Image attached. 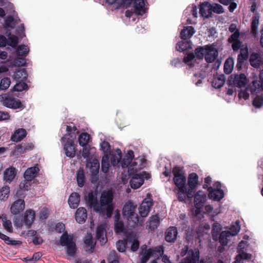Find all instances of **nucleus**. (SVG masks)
<instances>
[{
  "label": "nucleus",
  "mask_w": 263,
  "mask_h": 263,
  "mask_svg": "<svg viewBox=\"0 0 263 263\" xmlns=\"http://www.w3.org/2000/svg\"><path fill=\"white\" fill-rule=\"evenodd\" d=\"M195 32V30L193 26H186L184 27V28L181 31L180 37L182 40H186L187 39L191 38Z\"/></svg>",
  "instance_id": "26"
},
{
  "label": "nucleus",
  "mask_w": 263,
  "mask_h": 263,
  "mask_svg": "<svg viewBox=\"0 0 263 263\" xmlns=\"http://www.w3.org/2000/svg\"><path fill=\"white\" fill-rule=\"evenodd\" d=\"M29 51V48L25 45H19L16 49V52L17 55H25L28 54Z\"/></svg>",
  "instance_id": "51"
},
{
  "label": "nucleus",
  "mask_w": 263,
  "mask_h": 263,
  "mask_svg": "<svg viewBox=\"0 0 263 263\" xmlns=\"http://www.w3.org/2000/svg\"><path fill=\"white\" fill-rule=\"evenodd\" d=\"M172 172L174 176L173 181L176 185L174 191L176 193L179 192V193L183 194L186 181L183 167L180 166H175L173 168Z\"/></svg>",
  "instance_id": "5"
},
{
  "label": "nucleus",
  "mask_w": 263,
  "mask_h": 263,
  "mask_svg": "<svg viewBox=\"0 0 263 263\" xmlns=\"http://www.w3.org/2000/svg\"><path fill=\"white\" fill-rule=\"evenodd\" d=\"M205 45L203 46H200L196 48L194 50V55L198 59H202L204 58L205 53Z\"/></svg>",
  "instance_id": "48"
},
{
  "label": "nucleus",
  "mask_w": 263,
  "mask_h": 263,
  "mask_svg": "<svg viewBox=\"0 0 263 263\" xmlns=\"http://www.w3.org/2000/svg\"><path fill=\"white\" fill-rule=\"evenodd\" d=\"M77 130V129L76 126H73L72 127L71 126L67 125L66 127V131L67 133L62 138V141L65 142L66 140H67L68 138L74 140L76 138V132Z\"/></svg>",
  "instance_id": "33"
},
{
  "label": "nucleus",
  "mask_w": 263,
  "mask_h": 263,
  "mask_svg": "<svg viewBox=\"0 0 263 263\" xmlns=\"http://www.w3.org/2000/svg\"><path fill=\"white\" fill-rule=\"evenodd\" d=\"M178 235L176 227H170L165 232V239L168 242H174Z\"/></svg>",
  "instance_id": "19"
},
{
  "label": "nucleus",
  "mask_w": 263,
  "mask_h": 263,
  "mask_svg": "<svg viewBox=\"0 0 263 263\" xmlns=\"http://www.w3.org/2000/svg\"><path fill=\"white\" fill-rule=\"evenodd\" d=\"M39 171V168L36 166L28 168L24 173V179L28 180H32L36 177Z\"/></svg>",
  "instance_id": "29"
},
{
  "label": "nucleus",
  "mask_w": 263,
  "mask_h": 263,
  "mask_svg": "<svg viewBox=\"0 0 263 263\" xmlns=\"http://www.w3.org/2000/svg\"><path fill=\"white\" fill-rule=\"evenodd\" d=\"M206 196L205 193L201 191H198L194 195V204L197 214L200 212L206 201Z\"/></svg>",
  "instance_id": "10"
},
{
  "label": "nucleus",
  "mask_w": 263,
  "mask_h": 263,
  "mask_svg": "<svg viewBox=\"0 0 263 263\" xmlns=\"http://www.w3.org/2000/svg\"><path fill=\"white\" fill-rule=\"evenodd\" d=\"M0 239L3 240L7 245L10 246H17L22 243V242L20 241L11 239L8 236L1 232Z\"/></svg>",
  "instance_id": "42"
},
{
  "label": "nucleus",
  "mask_w": 263,
  "mask_h": 263,
  "mask_svg": "<svg viewBox=\"0 0 263 263\" xmlns=\"http://www.w3.org/2000/svg\"><path fill=\"white\" fill-rule=\"evenodd\" d=\"M127 241L125 240H120L117 242V250L120 252H124L126 250V246Z\"/></svg>",
  "instance_id": "62"
},
{
  "label": "nucleus",
  "mask_w": 263,
  "mask_h": 263,
  "mask_svg": "<svg viewBox=\"0 0 263 263\" xmlns=\"http://www.w3.org/2000/svg\"><path fill=\"white\" fill-rule=\"evenodd\" d=\"M11 84V80L9 78H4L2 79L0 82V89L6 90L10 86Z\"/></svg>",
  "instance_id": "58"
},
{
  "label": "nucleus",
  "mask_w": 263,
  "mask_h": 263,
  "mask_svg": "<svg viewBox=\"0 0 263 263\" xmlns=\"http://www.w3.org/2000/svg\"><path fill=\"white\" fill-rule=\"evenodd\" d=\"M205 47V61L208 63H212L215 62L214 68L216 69H218L221 64V61L217 59L218 55V50L211 45H206Z\"/></svg>",
  "instance_id": "6"
},
{
  "label": "nucleus",
  "mask_w": 263,
  "mask_h": 263,
  "mask_svg": "<svg viewBox=\"0 0 263 263\" xmlns=\"http://www.w3.org/2000/svg\"><path fill=\"white\" fill-rule=\"evenodd\" d=\"M244 244L243 240L239 242L237 248L238 254L236 256L235 260L233 263H243L244 260L247 259V252L243 246Z\"/></svg>",
  "instance_id": "14"
},
{
  "label": "nucleus",
  "mask_w": 263,
  "mask_h": 263,
  "mask_svg": "<svg viewBox=\"0 0 263 263\" xmlns=\"http://www.w3.org/2000/svg\"><path fill=\"white\" fill-rule=\"evenodd\" d=\"M131 179L129 181L130 185L132 188L137 189L140 187L144 183V178L148 179L149 177V174L146 172H143L140 174H135V176H129Z\"/></svg>",
  "instance_id": "9"
},
{
  "label": "nucleus",
  "mask_w": 263,
  "mask_h": 263,
  "mask_svg": "<svg viewBox=\"0 0 263 263\" xmlns=\"http://www.w3.org/2000/svg\"><path fill=\"white\" fill-rule=\"evenodd\" d=\"M227 84L229 86H234L239 88L245 87L244 90H241L238 92V98L247 100V76L244 73L239 74H231L227 80Z\"/></svg>",
  "instance_id": "3"
},
{
  "label": "nucleus",
  "mask_w": 263,
  "mask_h": 263,
  "mask_svg": "<svg viewBox=\"0 0 263 263\" xmlns=\"http://www.w3.org/2000/svg\"><path fill=\"white\" fill-rule=\"evenodd\" d=\"M256 3L253 1L251 7L250 11L254 13V15L253 16V18L251 22V34L254 36L256 37L257 33V28L259 24V14L256 11Z\"/></svg>",
  "instance_id": "8"
},
{
  "label": "nucleus",
  "mask_w": 263,
  "mask_h": 263,
  "mask_svg": "<svg viewBox=\"0 0 263 263\" xmlns=\"http://www.w3.org/2000/svg\"><path fill=\"white\" fill-rule=\"evenodd\" d=\"M109 167V157L108 155H104L102 159L101 170L103 173H106L108 172Z\"/></svg>",
  "instance_id": "47"
},
{
  "label": "nucleus",
  "mask_w": 263,
  "mask_h": 263,
  "mask_svg": "<svg viewBox=\"0 0 263 263\" xmlns=\"http://www.w3.org/2000/svg\"><path fill=\"white\" fill-rule=\"evenodd\" d=\"M105 226L104 224L99 225L96 230V239L100 241L101 245L106 243L107 241L105 232Z\"/></svg>",
  "instance_id": "18"
},
{
  "label": "nucleus",
  "mask_w": 263,
  "mask_h": 263,
  "mask_svg": "<svg viewBox=\"0 0 263 263\" xmlns=\"http://www.w3.org/2000/svg\"><path fill=\"white\" fill-rule=\"evenodd\" d=\"M221 227L220 224L218 223H214L212 226V238L214 240H217L218 237L220 233H221Z\"/></svg>",
  "instance_id": "44"
},
{
  "label": "nucleus",
  "mask_w": 263,
  "mask_h": 263,
  "mask_svg": "<svg viewBox=\"0 0 263 263\" xmlns=\"http://www.w3.org/2000/svg\"><path fill=\"white\" fill-rule=\"evenodd\" d=\"M124 230V224L122 221L116 220L115 222V231L117 233L123 232Z\"/></svg>",
  "instance_id": "63"
},
{
  "label": "nucleus",
  "mask_w": 263,
  "mask_h": 263,
  "mask_svg": "<svg viewBox=\"0 0 263 263\" xmlns=\"http://www.w3.org/2000/svg\"><path fill=\"white\" fill-rule=\"evenodd\" d=\"M226 78L224 74H220L214 78L212 81V86L215 88H221L224 84Z\"/></svg>",
  "instance_id": "35"
},
{
  "label": "nucleus",
  "mask_w": 263,
  "mask_h": 263,
  "mask_svg": "<svg viewBox=\"0 0 263 263\" xmlns=\"http://www.w3.org/2000/svg\"><path fill=\"white\" fill-rule=\"evenodd\" d=\"M31 181L32 180H28L25 179L24 181L20 183L19 187L25 191H28L31 186Z\"/></svg>",
  "instance_id": "64"
},
{
  "label": "nucleus",
  "mask_w": 263,
  "mask_h": 263,
  "mask_svg": "<svg viewBox=\"0 0 263 263\" xmlns=\"http://www.w3.org/2000/svg\"><path fill=\"white\" fill-rule=\"evenodd\" d=\"M90 181L93 184L96 183L99 180L100 162L98 159H94L90 162Z\"/></svg>",
  "instance_id": "11"
},
{
  "label": "nucleus",
  "mask_w": 263,
  "mask_h": 263,
  "mask_svg": "<svg viewBox=\"0 0 263 263\" xmlns=\"http://www.w3.org/2000/svg\"><path fill=\"white\" fill-rule=\"evenodd\" d=\"M90 135L87 133H81L78 138V141L80 145L84 146L87 145L90 139Z\"/></svg>",
  "instance_id": "45"
},
{
  "label": "nucleus",
  "mask_w": 263,
  "mask_h": 263,
  "mask_svg": "<svg viewBox=\"0 0 263 263\" xmlns=\"http://www.w3.org/2000/svg\"><path fill=\"white\" fill-rule=\"evenodd\" d=\"M101 149L103 151L105 155H108V154L110 152V145L109 142L104 141L100 144Z\"/></svg>",
  "instance_id": "60"
},
{
  "label": "nucleus",
  "mask_w": 263,
  "mask_h": 263,
  "mask_svg": "<svg viewBox=\"0 0 263 263\" xmlns=\"http://www.w3.org/2000/svg\"><path fill=\"white\" fill-rule=\"evenodd\" d=\"M126 167H128V174L129 176H135V174H139L138 172L140 167L138 166L137 163L134 162Z\"/></svg>",
  "instance_id": "46"
},
{
  "label": "nucleus",
  "mask_w": 263,
  "mask_h": 263,
  "mask_svg": "<svg viewBox=\"0 0 263 263\" xmlns=\"http://www.w3.org/2000/svg\"><path fill=\"white\" fill-rule=\"evenodd\" d=\"M7 41L8 45L12 47V48H15L18 43V39L16 35H12L8 37Z\"/></svg>",
  "instance_id": "59"
},
{
  "label": "nucleus",
  "mask_w": 263,
  "mask_h": 263,
  "mask_svg": "<svg viewBox=\"0 0 263 263\" xmlns=\"http://www.w3.org/2000/svg\"><path fill=\"white\" fill-rule=\"evenodd\" d=\"M86 203L90 208H93L96 212H99L101 215H106L110 218L112 216L114 210L113 195L111 192L108 191L103 192L100 197V203L97 195L93 192H89L87 196H85Z\"/></svg>",
  "instance_id": "1"
},
{
  "label": "nucleus",
  "mask_w": 263,
  "mask_h": 263,
  "mask_svg": "<svg viewBox=\"0 0 263 263\" xmlns=\"http://www.w3.org/2000/svg\"><path fill=\"white\" fill-rule=\"evenodd\" d=\"M87 218V213L85 208L80 207L78 208L75 213L76 220L79 223H83Z\"/></svg>",
  "instance_id": "22"
},
{
  "label": "nucleus",
  "mask_w": 263,
  "mask_h": 263,
  "mask_svg": "<svg viewBox=\"0 0 263 263\" xmlns=\"http://www.w3.org/2000/svg\"><path fill=\"white\" fill-rule=\"evenodd\" d=\"M240 229V227L239 226V222L237 220L235 222V224L231 226L229 231L230 232L231 236H233L236 235L238 234Z\"/></svg>",
  "instance_id": "54"
},
{
  "label": "nucleus",
  "mask_w": 263,
  "mask_h": 263,
  "mask_svg": "<svg viewBox=\"0 0 263 263\" xmlns=\"http://www.w3.org/2000/svg\"><path fill=\"white\" fill-rule=\"evenodd\" d=\"M198 176L195 173L189 174L187 180L188 187L191 189H195L197 185L199 184Z\"/></svg>",
  "instance_id": "30"
},
{
  "label": "nucleus",
  "mask_w": 263,
  "mask_h": 263,
  "mask_svg": "<svg viewBox=\"0 0 263 263\" xmlns=\"http://www.w3.org/2000/svg\"><path fill=\"white\" fill-rule=\"evenodd\" d=\"M116 153L117 154V156L112 155L110 158V161L113 165L118 164L122 157V153L120 149H117L116 150Z\"/></svg>",
  "instance_id": "50"
},
{
  "label": "nucleus",
  "mask_w": 263,
  "mask_h": 263,
  "mask_svg": "<svg viewBox=\"0 0 263 263\" xmlns=\"http://www.w3.org/2000/svg\"><path fill=\"white\" fill-rule=\"evenodd\" d=\"M34 218V211L32 210H28L24 214L23 221L27 227L29 228L32 224Z\"/></svg>",
  "instance_id": "27"
},
{
  "label": "nucleus",
  "mask_w": 263,
  "mask_h": 263,
  "mask_svg": "<svg viewBox=\"0 0 263 263\" xmlns=\"http://www.w3.org/2000/svg\"><path fill=\"white\" fill-rule=\"evenodd\" d=\"M10 193V188L8 186L5 185L3 186L0 191V199L5 200L8 196Z\"/></svg>",
  "instance_id": "53"
},
{
  "label": "nucleus",
  "mask_w": 263,
  "mask_h": 263,
  "mask_svg": "<svg viewBox=\"0 0 263 263\" xmlns=\"http://www.w3.org/2000/svg\"><path fill=\"white\" fill-rule=\"evenodd\" d=\"M28 77L27 72L26 69H23L18 70L15 73V78L17 80H25Z\"/></svg>",
  "instance_id": "57"
},
{
  "label": "nucleus",
  "mask_w": 263,
  "mask_h": 263,
  "mask_svg": "<svg viewBox=\"0 0 263 263\" xmlns=\"http://www.w3.org/2000/svg\"><path fill=\"white\" fill-rule=\"evenodd\" d=\"M195 189H191L189 188L187 190L186 186H184V191L183 194L177 192L176 194L177 199L179 201H185L186 198L189 199H192L194 196V192Z\"/></svg>",
  "instance_id": "20"
},
{
  "label": "nucleus",
  "mask_w": 263,
  "mask_h": 263,
  "mask_svg": "<svg viewBox=\"0 0 263 263\" xmlns=\"http://www.w3.org/2000/svg\"><path fill=\"white\" fill-rule=\"evenodd\" d=\"M239 37V31H237L232 33L228 39V43L231 44L232 48L234 51L240 49V53L238 55L237 59L236 68L238 70L242 69L245 61H247V45L243 48H240L242 46V42L240 40Z\"/></svg>",
  "instance_id": "2"
},
{
  "label": "nucleus",
  "mask_w": 263,
  "mask_h": 263,
  "mask_svg": "<svg viewBox=\"0 0 263 263\" xmlns=\"http://www.w3.org/2000/svg\"><path fill=\"white\" fill-rule=\"evenodd\" d=\"M160 224V218L157 215H153L149 219V228L151 230L157 229Z\"/></svg>",
  "instance_id": "41"
},
{
  "label": "nucleus",
  "mask_w": 263,
  "mask_h": 263,
  "mask_svg": "<svg viewBox=\"0 0 263 263\" xmlns=\"http://www.w3.org/2000/svg\"><path fill=\"white\" fill-rule=\"evenodd\" d=\"M14 90L16 91H22L28 89V85L24 82H19L14 86Z\"/></svg>",
  "instance_id": "56"
},
{
  "label": "nucleus",
  "mask_w": 263,
  "mask_h": 263,
  "mask_svg": "<svg viewBox=\"0 0 263 263\" xmlns=\"http://www.w3.org/2000/svg\"><path fill=\"white\" fill-rule=\"evenodd\" d=\"M33 147V145H29V147L27 146V143L22 142L16 146V150L20 153H24L27 150H31Z\"/></svg>",
  "instance_id": "55"
},
{
  "label": "nucleus",
  "mask_w": 263,
  "mask_h": 263,
  "mask_svg": "<svg viewBox=\"0 0 263 263\" xmlns=\"http://www.w3.org/2000/svg\"><path fill=\"white\" fill-rule=\"evenodd\" d=\"M84 242L86 248V251L90 253H92L95 250L96 243H93L92 240V236L91 233H87L84 238Z\"/></svg>",
  "instance_id": "25"
},
{
  "label": "nucleus",
  "mask_w": 263,
  "mask_h": 263,
  "mask_svg": "<svg viewBox=\"0 0 263 263\" xmlns=\"http://www.w3.org/2000/svg\"><path fill=\"white\" fill-rule=\"evenodd\" d=\"M192 43L191 41L183 40L177 44L176 48L177 50L183 52L192 48Z\"/></svg>",
  "instance_id": "37"
},
{
  "label": "nucleus",
  "mask_w": 263,
  "mask_h": 263,
  "mask_svg": "<svg viewBox=\"0 0 263 263\" xmlns=\"http://www.w3.org/2000/svg\"><path fill=\"white\" fill-rule=\"evenodd\" d=\"M66 143L64 144V150L66 156L73 158L76 155V149L74 145V140L68 138L65 141Z\"/></svg>",
  "instance_id": "15"
},
{
  "label": "nucleus",
  "mask_w": 263,
  "mask_h": 263,
  "mask_svg": "<svg viewBox=\"0 0 263 263\" xmlns=\"http://www.w3.org/2000/svg\"><path fill=\"white\" fill-rule=\"evenodd\" d=\"M153 205V202L151 199L149 200L145 199L139 208V212L140 216L143 218L147 217Z\"/></svg>",
  "instance_id": "12"
},
{
  "label": "nucleus",
  "mask_w": 263,
  "mask_h": 263,
  "mask_svg": "<svg viewBox=\"0 0 263 263\" xmlns=\"http://www.w3.org/2000/svg\"><path fill=\"white\" fill-rule=\"evenodd\" d=\"M234 59L232 58H228L224 64L223 70L226 74L231 73L234 68Z\"/></svg>",
  "instance_id": "38"
},
{
  "label": "nucleus",
  "mask_w": 263,
  "mask_h": 263,
  "mask_svg": "<svg viewBox=\"0 0 263 263\" xmlns=\"http://www.w3.org/2000/svg\"><path fill=\"white\" fill-rule=\"evenodd\" d=\"M66 253L67 254L70 256H74L76 254L77 251V246L76 242L74 241L70 244L66 246Z\"/></svg>",
  "instance_id": "49"
},
{
  "label": "nucleus",
  "mask_w": 263,
  "mask_h": 263,
  "mask_svg": "<svg viewBox=\"0 0 263 263\" xmlns=\"http://www.w3.org/2000/svg\"><path fill=\"white\" fill-rule=\"evenodd\" d=\"M199 12L201 15L205 18H208L212 14L211 5L208 2L202 3L200 5Z\"/></svg>",
  "instance_id": "24"
},
{
  "label": "nucleus",
  "mask_w": 263,
  "mask_h": 263,
  "mask_svg": "<svg viewBox=\"0 0 263 263\" xmlns=\"http://www.w3.org/2000/svg\"><path fill=\"white\" fill-rule=\"evenodd\" d=\"M74 242L73 235L68 234L67 232H65L60 237V243L62 246H67Z\"/></svg>",
  "instance_id": "31"
},
{
  "label": "nucleus",
  "mask_w": 263,
  "mask_h": 263,
  "mask_svg": "<svg viewBox=\"0 0 263 263\" xmlns=\"http://www.w3.org/2000/svg\"><path fill=\"white\" fill-rule=\"evenodd\" d=\"M27 135L26 130L24 128H18L11 136V140L15 142L22 140Z\"/></svg>",
  "instance_id": "28"
},
{
  "label": "nucleus",
  "mask_w": 263,
  "mask_h": 263,
  "mask_svg": "<svg viewBox=\"0 0 263 263\" xmlns=\"http://www.w3.org/2000/svg\"><path fill=\"white\" fill-rule=\"evenodd\" d=\"M136 208V205L129 201L125 203L122 210L123 217L127 218L128 224L133 228L138 225L142 226L143 224V220H139V216L135 212Z\"/></svg>",
  "instance_id": "4"
},
{
  "label": "nucleus",
  "mask_w": 263,
  "mask_h": 263,
  "mask_svg": "<svg viewBox=\"0 0 263 263\" xmlns=\"http://www.w3.org/2000/svg\"><path fill=\"white\" fill-rule=\"evenodd\" d=\"M231 236L230 232L227 231H222L218 236V240L219 243L223 247L226 246Z\"/></svg>",
  "instance_id": "34"
},
{
  "label": "nucleus",
  "mask_w": 263,
  "mask_h": 263,
  "mask_svg": "<svg viewBox=\"0 0 263 263\" xmlns=\"http://www.w3.org/2000/svg\"><path fill=\"white\" fill-rule=\"evenodd\" d=\"M77 181L79 187H83L85 183V174L83 168H79L77 172Z\"/></svg>",
  "instance_id": "39"
},
{
  "label": "nucleus",
  "mask_w": 263,
  "mask_h": 263,
  "mask_svg": "<svg viewBox=\"0 0 263 263\" xmlns=\"http://www.w3.org/2000/svg\"><path fill=\"white\" fill-rule=\"evenodd\" d=\"M80 196L77 193H72L68 199V204L71 208L76 209L79 205Z\"/></svg>",
  "instance_id": "32"
},
{
  "label": "nucleus",
  "mask_w": 263,
  "mask_h": 263,
  "mask_svg": "<svg viewBox=\"0 0 263 263\" xmlns=\"http://www.w3.org/2000/svg\"><path fill=\"white\" fill-rule=\"evenodd\" d=\"M153 252V256L157 255V258H159L160 256H162L164 254V247L163 246H159L156 247L154 249H152Z\"/></svg>",
  "instance_id": "61"
},
{
  "label": "nucleus",
  "mask_w": 263,
  "mask_h": 263,
  "mask_svg": "<svg viewBox=\"0 0 263 263\" xmlns=\"http://www.w3.org/2000/svg\"><path fill=\"white\" fill-rule=\"evenodd\" d=\"M140 255L141 256L140 263H146L150 257L153 256L152 249H148L146 245H143L141 247Z\"/></svg>",
  "instance_id": "16"
},
{
  "label": "nucleus",
  "mask_w": 263,
  "mask_h": 263,
  "mask_svg": "<svg viewBox=\"0 0 263 263\" xmlns=\"http://www.w3.org/2000/svg\"><path fill=\"white\" fill-rule=\"evenodd\" d=\"M199 251L198 250L190 249L186 257L183 259L185 263H198Z\"/></svg>",
  "instance_id": "17"
},
{
  "label": "nucleus",
  "mask_w": 263,
  "mask_h": 263,
  "mask_svg": "<svg viewBox=\"0 0 263 263\" xmlns=\"http://www.w3.org/2000/svg\"><path fill=\"white\" fill-rule=\"evenodd\" d=\"M144 5L145 3L144 0H135L134 8L135 12L139 15H142L144 13Z\"/></svg>",
  "instance_id": "36"
},
{
  "label": "nucleus",
  "mask_w": 263,
  "mask_h": 263,
  "mask_svg": "<svg viewBox=\"0 0 263 263\" xmlns=\"http://www.w3.org/2000/svg\"><path fill=\"white\" fill-rule=\"evenodd\" d=\"M216 187H220L221 185L219 182H216L214 184ZM224 194L222 190L220 189H212L209 193V197L210 199L214 201H220L224 197Z\"/></svg>",
  "instance_id": "13"
},
{
  "label": "nucleus",
  "mask_w": 263,
  "mask_h": 263,
  "mask_svg": "<svg viewBox=\"0 0 263 263\" xmlns=\"http://www.w3.org/2000/svg\"><path fill=\"white\" fill-rule=\"evenodd\" d=\"M261 58L258 53H253L250 58V64L254 67H258L261 63Z\"/></svg>",
  "instance_id": "43"
},
{
  "label": "nucleus",
  "mask_w": 263,
  "mask_h": 263,
  "mask_svg": "<svg viewBox=\"0 0 263 263\" xmlns=\"http://www.w3.org/2000/svg\"><path fill=\"white\" fill-rule=\"evenodd\" d=\"M17 171L15 168L10 167L7 168L4 172V180L8 183H10L15 177Z\"/></svg>",
  "instance_id": "23"
},
{
  "label": "nucleus",
  "mask_w": 263,
  "mask_h": 263,
  "mask_svg": "<svg viewBox=\"0 0 263 263\" xmlns=\"http://www.w3.org/2000/svg\"><path fill=\"white\" fill-rule=\"evenodd\" d=\"M25 209V202L23 199H19L16 200L11 205V212L16 215L23 211Z\"/></svg>",
  "instance_id": "21"
},
{
  "label": "nucleus",
  "mask_w": 263,
  "mask_h": 263,
  "mask_svg": "<svg viewBox=\"0 0 263 263\" xmlns=\"http://www.w3.org/2000/svg\"><path fill=\"white\" fill-rule=\"evenodd\" d=\"M195 58V55L194 53H189L184 57L183 62L190 67H194V64L193 63V61Z\"/></svg>",
  "instance_id": "52"
},
{
  "label": "nucleus",
  "mask_w": 263,
  "mask_h": 263,
  "mask_svg": "<svg viewBox=\"0 0 263 263\" xmlns=\"http://www.w3.org/2000/svg\"><path fill=\"white\" fill-rule=\"evenodd\" d=\"M134 157V152L132 150H129L127 151V154L125 156V158L122 161V166L125 167L129 165Z\"/></svg>",
  "instance_id": "40"
},
{
  "label": "nucleus",
  "mask_w": 263,
  "mask_h": 263,
  "mask_svg": "<svg viewBox=\"0 0 263 263\" xmlns=\"http://www.w3.org/2000/svg\"><path fill=\"white\" fill-rule=\"evenodd\" d=\"M3 104L8 108L12 109H22L24 108V106L22 103L21 101L17 99H15L12 96L5 94L3 97Z\"/></svg>",
  "instance_id": "7"
}]
</instances>
